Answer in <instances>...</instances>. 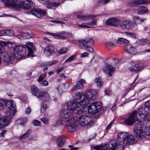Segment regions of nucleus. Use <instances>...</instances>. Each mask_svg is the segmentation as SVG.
I'll use <instances>...</instances> for the list:
<instances>
[{
    "instance_id": "obj_36",
    "label": "nucleus",
    "mask_w": 150,
    "mask_h": 150,
    "mask_svg": "<svg viewBox=\"0 0 150 150\" xmlns=\"http://www.w3.org/2000/svg\"><path fill=\"white\" fill-rule=\"evenodd\" d=\"M105 45L107 48L109 50L111 49L116 47V45L114 44L110 41L107 42L105 43Z\"/></svg>"
},
{
    "instance_id": "obj_53",
    "label": "nucleus",
    "mask_w": 150,
    "mask_h": 150,
    "mask_svg": "<svg viewBox=\"0 0 150 150\" xmlns=\"http://www.w3.org/2000/svg\"><path fill=\"white\" fill-rule=\"evenodd\" d=\"M105 94L106 95H109L111 93V90L110 89H106L104 91Z\"/></svg>"
},
{
    "instance_id": "obj_13",
    "label": "nucleus",
    "mask_w": 150,
    "mask_h": 150,
    "mask_svg": "<svg viewBox=\"0 0 150 150\" xmlns=\"http://www.w3.org/2000/svg\"><path fill=\"white\" fill-rule=\"evenodd\" d=\"M5 6L13 10H19V1L18 0H2Z\"/></svg>"
},
{
    "instance_id": "obj_35",
    "label": "nucleus",
    "mask_w": 150,
    "mask_h": 150,
    "mask_svg": "<svg viewBox=\"0 0 150 150\" xmlns=\"http://www.w3.org/2000/svg\"><path fill=\"white\" fill-rule=\"evenodd\" d=\"M147 10L146 8L141 6L138 8L137 13L138 14H142L147 12Z\"/></svg>"
},
{
    "instance_id": "obj_44",
    "label": "nucleus",
    "mask_w": 150,
    "mask_h": 150,
    "mask_svg": "<svg viewBox=\"0 0 150 150\" xmlns=\"http://www.w3.org/2000/svg\"><path fill=\"white\" fill-rule=\"evenodd\" d=\"M46 76V74L45 73L42 74L38 79V82L39 83L41 82L42 80L45 78Z\"/></svg>"
},
{
    "instance_id": "obj_29",
    "label": "nucleus",
    "mask_w": 150,
    "mask_h": 150,
    "mask_svg": "<svg viewBox=\"0 0 150 150\" xmlns=\"http://www.w3.org/2000/svg\"><path fill=\"white\" fill-rule=\"evenodd\" d=\"M65 142V138L64 136H60L57 140V144L59 147H61L64 144Z\"/></svg>"
},
{
    "instance_id": "obj_60",
    "label": "nucleus",
    "mask_w": 150,
    "mask_h": 150,
    "mask_svg": "<svg viewBox=\"0 0 150 150\" xmlns=\"http://www.w3.org/2000/svg\"><path fill=\"white\" fill-rule=\"evenodd\" d=\"M116 104H114L112 106L111 108V110L112 111H114L115 110L116 108Z\"/></svg>"
},
{
    "instance_id": "obj_47",
    "label": "nucleus",
    "mask_w": 150,
    "mask_h": 150,
    "mask_svg": "<svg viewBox=\"0 0 150 150\" xmlns=\"http://www.w3.org/2000/svg\"><path fill=\"white\" fill-rule=\"evenodd\" d=\"M84 47H85V49L86 51L89 52H92L94 51L93 48L91 46H88V45H86V46H84Z\"/></svg>"
},
{
    "instance_id": "obj_54",
    "label": "nucleus",
    "mask_w": 150,
    "mask_h": 150,
    "mask_svg": "<svg viewBox=\"0 0 150 150\" xmlns=\"http://www.w3.org/2000/svg\"><path fill=\"white\" fill-rule=\"evenodd\" d=\"M88 53L87 52H85L81 54L80 57L82 58H84L88 56Z\"/></svg>"
},
{
    "instance_id": "obj_58",
    "label": "nucleus",
    "mask_w": 150,
    "mask_h": 150,
    "mask_svg": "<svg viewBox=\"0 0 150 150\" xmlns=\"http://www.w3.org/2000/svg\"><path fill=\"white\" fill-rule=\"evenodd\" d=\"M31 112V109L30 107H28L25 110V112L27 114H29Z\"/></svg>"
},
{
    "instance_id": "obj_56",
    "label": "nucleus",
    "mask_w": 150,
    "mask_h": 150,
    "mask_svg": "<svg viewBox=\"0 0 150 150\" xmlns=\"http://www.w3.org/2000/svg\"><path fill=\"white\" fill-rule=\"evenodd\" d=\"M111 0H101V3L103 4H106L109 3Z\"/></svg>"
},
{
    "instance_id": "obj_26",
    "label": "nucleus",
    "mask_w": 150,
    "mask_h": 150,
    "mask_svg": "<svg viewBox=\"0 0 150 150\" xmlns=\"http://www.w3.org/2000/svg\"><path fill=\"white\" fill-rule=\"evenodd\" d=\"M126 52L132 54H135L137 53V49L130 44L126 45L125 47Z\"/></svg>"
},
{
    "instance_id": "obj_43",
    "label": "nucleus",
    "mask_w": 150,
    "mask_h": 150,
    "mask_svg": "<svg viewBox=\"0 0 150 150\" xmlns=\"http://www.w3.org/2000/svg\"><path fill=\"white\" fill-rule=\"evenodd\" d=\"M38 1L40 3L45 4L46 7L47 5L49 4L50 1L49 0H38Z\"/></svg>"
},
{
    "instance_id": "obj_2",
    "label": "nucleus",
    "mask_w": 150,
    "mask_h": 150,
    "mask_svg": "<svg viewBox=\"0 0 150 150\" xmlns=\"http://www.w3.org/2000/svg\"><path fill=\"white\" fill-rule=\"evenodd\" d=\"M66 104L68 110L76 114H81L86 109L89 113L94 114L99 111L102 107L101 103L99 102H93L89 106L83 107L79 106L73 100L68 101Z\"/></svg>"
},
{
    "instance_id": "obj_46",
    "label": "nucleus",
    "mask_w": 150,
    "mask_h": 150,
    "mask_svg": "<svg viewBox=\"0 0 150 150\" xmlns=\"http://www.w3.org/2000/svg\"><path fill=\"white\" fill-rule=\"evenodd\" d=\"M23 37L24 39H28L31 38V35L28 33H24Z\"/></svg>"
},
{
    "instance_id": "obj_39",
    "label": "nucleus",
    "mask_w": 150,
    "mask_h": 150,
    "mask_svg": "<svg viewBox=\"0 0 150 150\" xmlns=\"http://www.w3.org/2000/svg\"><path fill=\"white\" fill-rule=\"evenodd\" d=\"M47 107V106L46 104L42 103L41 108V113H44L45 112Z\"/></svg>"
},
{
    "instance_id": "obj_5",
    "label": "nucleus",
    "mask_w": 150,
    "mask_h": 150,
    "mask_svg": "<svg viewBox=\"0 0 150 150\" xmlns=\"http://www.w3.org/2000/svg\"><path fill=\"white\" fill-rule=\"evenodd\" d=\"M77 18L79 19L86 21L85 22L81 24H78V25L81 28H90V27L88 25H97V15H90L88 16H84L82 15L81 13H76Z\"/></svg>"
},
{
    "instance_id": "obj_25",
    "label": "nucleus",
    "mask_w": 150,
    "mask_h": 150,
    "mask_svg": "<svg viewBox=\"0 0 150 150\" xmlns=\"http://www.w3.org/2000/svg\"><path fill=\"white\" fill-rule=\"evenodd\" d=\"M26 47L28 50V57H33V49L35 50V47L33 45V42H28L26 43Z\"/></svg>"
},
{
    "instance_id": "obj_38",
    "label": "nucleus",
    "mask_w": 150,
    "mask_h": 150,
    "mask_svg": "<svg viewBox=\"0 0 150 150\" xmlns=\"http://www.w3.org/2000/svg\"><path fill=\"white\" fill-rule=\"evenodd\" d=\"M4 41L0 40V54L3 53L5 51V49L4 45V44H3Z\"/></svg>"
},
{
    "instance_id": "obj_23",
    "label": "nucleus",
    "mask_w": 150,
    "mask_h": 150,
    "mask_svg": "<svg viewBox=\"0 0 150 150\" xmlns=\"http://www.w3.org/2000/svg\"><path fill=\"white\" fill-rule=\"evenodd\" d=\"M104 73L108 74L109 76H111L114 72L115 69L111 65L107 64L104 67L103 69Z\"/></svg>"
},
{
    "instance_id": "obj_10",
    "label": "nucleus",
    "mask_w": 150,
    "mask_h": 150,
    "mask_svg": "<svg viewBox=\"0 0 150 150\" xmlns=\"http://www.w3.org/2000/svg\"><path fill=\"white\" fill-rule=\"evenodd\" d=\"M138 119L144 121V120H142L139 116L138 111H134L128 118L124 120V122L126 125L131 126ZM144 121H145V120H144Z\"/></svg>"
},
{
    "instance_id": "obj_61",
    "label": "nucleus",
    "mask_w": 150,
    "mask_h": 150,
    "mask_svg": "<svg viewBox=\"0 0 150 150\" xmlns=\"http://www.w3.org/2000/svg\"><path fill=\"white\" fill-rule=\"evenodd\" d=\"M133 18L134 20H137L139 21L140 18L138 16H135L133 17Z\"/></svg>"
},
{
    "instance_id": "obj_64",
    "label": "nucleus",
    "mask_w": 150,
    "mask_h": 150,
    "mask_svg": "<svg viewBox=\"0 0 150 150\" xmlns=\"http://www.w3.org/2000/svg\"><path fill=\"white\" fill-rule=\"evenodd\" d=\"M145 19V18H140L139 21L138 22L139 23H141L143 22Z\"/></svg>"
},
{
    "instance_id": "obj_48",
    "label": "nucleus",
    "mask_w": 150,
    "mask_h": 150,
    "mask_svg": "<svg viewBox=\"0 0 150 150\" xmlns=\"http://www.w3.org/2000/svg\"><path fill=\"white\" fill-rule=\"evenodd\" d=\"M33 125L36 126H40L41 122L37 120H35L33 122Z\"/></svg>"
},
{
    "instance_id": "obj_52",
    "label": "nucleus",
    "mask_w": 150,
    "mask_h": 150,
    "mask_svg": "<svg viewBox=\"0 0 150 150\" xmlns=\"http://www.w3.org/2000/svg\"><path fill=\"white\" fill-rule=\"evenodd\" d=\"M41 84L43 86H47L48 85L49 83L47 81L44 80L42 82Z\"/></svg>"
},
{
    "instance_id": "obj_8",
    "label": "nucleus",
    "mask_w": 150,
    "mask_h": 150,
    "mask_svg": "<svg viewBox=\"0 0 150 150\" xmlns=\"http://www.w3.org/2000/svg\"><path fill=\"white\" fill-rule=\"evenodd\" d=\"M146 108L142 107L138 110L139 116L142 120L150 122V112L148 109H150V100L145 103Z\"/></svg>"
},
{
    "instance_id": "obj_7",
    "label": "nucleus",
    "mask_w": 150,
    "mask_h": 150,
    "mask_svg": "<svg viewBox=\"0 0 150 150\" xmlns=\"http://www.w3.org/2000/svg\"><path fill=\"white\" fill-rule=\"evenodd\" d=\"M31 93L37 98L44 101H47L50 99L49 94L47 92L39 90L35 85L32 86L30 88Z\"/></svg>"
},
{
    "instance_id": "obj_32",
    "label": "nucleus",
    "mask_w": 150,
    "mask_h": 150,
    "mask_svg": "<svg viewBox=\"0 0 150 150\" xmlns=\"http://www.w3.org/2000/svg\"><path fill=\"white\" fill-rule=\"evenodd\" d=\"M117 42L119 44H127L129 42V41L127 39L123 38H118L117 40Z\"/></svg>"
},
{
    "instance_id": "obj_17",
    "label": "nucleus",
    "mask_w": 150,
    "mask_h": 150,
    "mask_svg": "<svg viewBox=\"0 0 150 150\" xmlns=\"http://www.w3.org/2000/svg\"><path fill=\"white\" fill-rule=\"evenodd\" d=\"M120 19L117 18H110L107 19L106 23L108 25L115 27H117L119 26Z\"/></svg>"
},
{
    "instance_id": "obj_55",
    "label": "nucleus",
    "mask_w": 150,
    "mask_h": 150,
    "mask_svg": "<svg viewBox=\"0 0 150 150\" xmlns=\"http://www.w3.org/2000/svg\"><path fill=\"white\" fill-rule=\"evenodd\" d=\"M0 35H6V30H3L0 31Z\"/></svg>"
},
{
    "instance_id": "obj_4",
    "label": "nucleus",
    "mask_w": 150,
    "mask_h": 150,
    "mask_svg": "<svg viewBox=\"0 0 150 150\" xmlns=\"http://www.w3.org/2000/svg\"><path fill=\"white\" fill-rule=\"evenodd\" d=\"M134 134L139 139L144 138L150 139V127L144 126L142 122L136 123L134 129Z\"/></svg>"
},
{
    "instance_id": "obj_63",
    "label": "nucleus",
    "mask_w": 150,
    "mask_h": 150,
    "mask_svg": "<svg viewBox=\"0 0 150 150\" xmlns=\"http://www.w3.org/2000/svg\"><path fill=\"white\" fill-rule=\"evenodd\" d=\"M52 22H56L57 23H62V24H64V22L62 21H52Z\"/></svg>"
},
{
    "instance_id": "obj_45",
    "label": "nucleus",
    "mask_w": 150,
    "mask_h": 150,
    "mask_svg": "<svg viewBox=\"0 0 150 150\" xmlns=\"http://www.w3.org/2000/svg\"><path fill=\"white\" fill-rule=\"evenodd\" d=\"M67 52V49L66 48H63L61 49L59 51V54H63L66 53Z\"/></svg>"
},
{
    "instance_id": "obj_33",
    "label": "nucleus",
    "mask_w": 150,
    "mask_h": 150,
    "mask_svg": "<svg viewBox=\"0 0 150 150\" xmlns=\"http://www.w3.org/2000/svg\"><path fill=\"white\" fill-rule=\"evenodd\" d=\"M3 44H4V46L7 45L8 48L10 49H11L14 47H15V48L16 47V46H15V44L14 43H13V42L9 41H4V42H3ZM20 46L21 45H19V46Z\"/></svg>"
},
{
    "instance_id": "obj_50",
    "label": "nucleus",
    "mask_w": 150,
    "mask_h": 150,
    "mask_svg": "<svg viewBox=\"0 0 150 150\" xmlns=\"http://www.w3.org/2000/svg\"><path fill=\"white\" fill-rule=\"evenodd\" d=\"M57 62L56 60H54L52 61L48 62L47 64H46L47 66H51L54 64L57 63Z\"/></svg>"
},
{
    "instance_id": "obj_31",
    "label": "nucleus",
    "mask_w": 150,
    "mask_h": 150,
    "mask_svg": "<svg viewBox=\"0 0 150 150\" xmlns=\"http://www.w3.org/2000/svg\"><path fill=\"white\" fill-rule=\"evenodd\" d=\"M94 81L97 86L99 88L102 86L103 84V81L100 77L96 78L94 80Z\"/></svg>"
},
{
    "instance_id": "obj_57",
    "label": "nucleus",
    "mask_w": 150,
    "mask_h": 150,
    "mask_svg": "<svg viewBox=\"0 0 150 150\" xmlns=\"http://www.w3.org/2000/svg\"><path fill=\"white\" fill-rule=\"evenodd\" d=\"M69 147L70 148L71 150H77L78 148L77 147H73L72 145H69Z\"/></svg>"
},
{
    "instance_id": "obj_6",
    "label": "nucleus",
    "mask_w": 150,
    "mask_h": 150,
    "mask_svg": "<svg viewBox=\"0 0 150 150\" xmlns=\"http://www.w3.org/2000/svg\"><path fill=\"white\" fill-rule=\"evenodd\" d=\"M74 113L71 112L69 110L64 109L62 110L60 113L61 117L63 119L62 120H59L56 123L59 125H66L70 121L73 120V118H77L74 116Z\"/></svg>"
},
{
    "instance_id": "obj_12",
    "label": "nucleus",
    "mask_w": 150,
    "mask_h": 150,
    "mask_svg": "<svg viewBox=\"0 0 150 150\" xmlns=\"http://www.w3.org/2000/svg\"><path fill=\"white\" fill-rule=\"evenodd\" d=\"M136 26L135 22L129 20H126L120 24L119 28L122 30H132Z\"/></svg>"
},
{
    "instance_id": "obj_20",
    "label": "nucleus",
    "mask_w": 150,
    "mask_h": 150,
    "mask_svg": "<svg viewBox=\"0 0 150 150\" xmlns=\"http://www.w3.org/2000/svg\"><path fill=\"white\" fill-rule=\"evenodd\" d=\"M78 42L79 44V47L81 49H83L84 46H86V45H92L94 44L93 40L89 38L79 41Z\"/></svg>"
},
{
    "instance_id": "obj_21",
    "label": "nucleus",
    "mask_w": 150,
    "mask_h": 150,
    "mask_svg": "<svg viewBox=\"0 0 150 150\" xmlns=\"http://www.w3.org/2000/svg\"><path fill=\"white\" fill-rule=\"evenodd\" d=\"M47 11L44 9H33L31 12V14L38 18H40L46 15Z\"/></svg>"
},
{
    "instance_id": "obj_30",
    "label": "nucleus",
    "mask_w": 150,
    "mask_h": 150,
    "mask_svg": "<svg viewBox=\"0 0 150 150\" xmlns=\"http://www.w3.org/2000/svg\"><path fill=\"white\" fill-rule=\"evenodd\" d=\"M60 5V3H59L54 2L51 3L50 1L49 4H48L47 6V8H48L55 9Z\"/></svg>"
},
{
    "instance_id": "obj_34",
    "label": "nucleus",
    "mask_w": 150,
    "mask_h": 150,
    "mask_svg": "<svg viewBox=\"0 0 150 150\" xmlns=\"http://www.w3.org/2000/svg\"><path fill=\"white\" fill-rule=\"evenodd\" d=\"M129 69L132 71H137L140 70L141 69L137 64H136L132 66L129 68Z\"/></svg>"
},
{
    "instance_id": "obj_37",
    "label": "nucleus",
    "mask_w": 150,
    "mask_h": 150,
    "mask_svg": "<svg viewBox=\"0 0 150 150\" xmlns=\"http://www.w3.org/2000/svg\"><path fill=\"white\" fill-rule=\"evenodd\" d=\"M30 135V130L27 131L26 132L24 133L20 137V139L22 140L25 139L26 138L29 137Z\"/></svg>"
},
{
    "instance_id": "obj_28",
    "label": "nucleus",
    "mask_w": 150,
    "mask_h": 150,
    "mask_svg": "<svg viewBox=\"0 0 150 150\" xmlns=\"http://www.w3.org/2000/svg\"><path fill=\"white\" fill-rule=\"evenodd\" d=\"M149 1V0H134L130 3L129 5L131 6H134L138 4H145Z\"/></svg>"
},
{
    "instance_id": "obj_11",
    "label": "nucleus",
    "mask_w": 150,
    "mask_h": 150,
    "mask_svg": "<svg viewBox=\"0 0 150 150\" xmlns=\"http://www.w3.org/2000/svg\"><path fill=\"white\" fill-rule=\"evenodd\" d=\"M79 124L82 126H91L93 124V118L86 115L80 116L78 119Z\"/></svg>"
},
{
    "instance_id": "obj_14",
    "label": "nucleus",
    "mask_w": 150,
    "mask_h": 150,
    "mask_svg": "<svg viewBox=\"0 0 150 150\" xmlns=\"http://www.w3.org/2000/svg\"><path fill=\"white\" fill-rule=\"evenodd\" d=\"M19 10L22 8L24 10H29L33 8L34 4L31 0H21L19 1Z\"/></svg>"
},
{
    "instance_id": "obj_1",
    "label": "nucleus",
    "mask_w": 150,
    "mask_h": 150,
    "mask_svg": "<svg viewBox=\"0 0 150 150\" xmlns=\"http://www.w3.org/2000/svg\"><path fill=\"white\" fill-rule=\"evenodd\" d=\"M117 140L120 142L119 144H117L116 141L114 140L108 144L96 146L93 148L96 150H105L107 148L111 150H124L122 144L125 145L132 144L134 141V137L127 132H122L118 134Z\"/></svg>"
},
{
    "instance_id": "obj_41",
    "label": "nucleus",
    "mask_w": 150,
    "mask_h": 150,
    "mask_svg": "<svg viewBox=\"0 0 150 150\" xmlns=\"http://www.w3.org/2000/svg\"><path fill=\"white\" fill-rule=\"evenodd\" d=\"M126 35L128 37H131L133 39L136 38L135 34L134 33H132L125 32Z\"/></svg>"
},
{
    "instance_id": "obj_51",
    "label": "nucleus",
    "mask_w": 150,
    "mask_h": 150,
    "mask_svg": "<svg viewBox=\"0 0 150 150\" xmlns=\"http://www.w3.org/2000/svg\"><path fill=\"white\" fill-rule=\"evenodd\" d=\"M6 103V102L3 100L0 99V110L3 108L4 105Z\"/></svg>"
},
{
    "instance_id": "obj_16",
    "label": "nucleus",
    "mask_w": 150,
    "mask_h": 150,
    "mask_svg": "<svg viewBox=\"0 0 150 150\" xmlns=\"http://www.w3.org/2000/svg\"><path fill=\"white\" fill-rule=\"evenodd\" d=\"M87 98L93 100H96L98 97L99 94L98 92L95 90L88 89L85 92Z\"/></svg>"
},
{
    "instance_id": "obj_49",
    "label": "nucleus",
    "mask_w": 150,
    "mask_h": 150,
    "mask_svg": "<svg viewBox=\"0 0 150 150\" xmlns=\"http://www.w3.org/2000/svg\"><path fill=\"white\" fill-rule=\"evenodd\" d=\"M75 55H73L71 56L69 58L66 60L64 63H66L67 62H69L71 61H72L75 59Z\"/></svg>"
},
{
    "instance_id": "obj_40",
    "label": "nucleus",
    "mask_w": 150,
    "mask_h": 150,
    "mask_svg": "<svg viewBox=\"0 0 150 150\" xmlns=\"http://www.w3.org/2000/svg\"><path fill=\"white\" fill-rule=\"evenodd\" d=\"M6 35L12 36L13 35L14 32L12 30H6Z\"/></svg>"
},
{
    "instance_id": "obj_19",
    "label": "nucleus",
    "mask_w": 150,
    "mask_h": 150,
    "mask_svg": "<svg viewBox=\"0 0 150 150\" xmlns=\"http://www.w3.org/2000/svg\"><path fill=\"white\" fill-rule=\"evenodd\" d=\"M47 34L51 35L54 37L56 39H64L69 38L70 36L69 34L66 33L64 31H62L57 34L52 33L49 32L46 33Z\"/></svg>"
},
{
    "instance_id": "obj_22",
    "label": "nucleus",
    "mask_w": 150,
    "mask_h": 150,
    "mask_svg": "<svg viewBox=\"0 0 150 150\" xmlns=\"http://www.w3.org/2000/svg\"><path fill=\"white\" fill-rule=\"evenodd\" d=\"M11 122V118L7 116L0 118V128L4 127Z\"/></svg>"
},
{
    "instance_id": "obj_24",
    "label": "nucleus",
    "mask_w": 150,
    "mask_h": 150,
    "mask_svg": "<svg viewBox=\"0 0 150 150\" xmlns=\"http://www.w3.org/2000/svg\"><path fill=\"white\" fill-rule=\"evenodd\" d=\"M86 83V81L85 80L83 79H80L76 85L73 86L72 88V91H75L79 90L82 88L84 84Z\"/></svg>"
},
{
    "instance_id": "obj_27",
    "label": "nucleus",
    "mask_w": 150,
    "mask_h": 150,
    "mask_svg": "<svg viewBox=\"0 0 150 150\" xmlns=\"http://www.w3.org/2000/svg\"><path fill=\"white\" fill-rule=\"evenodd\" d=\"M54 47L52 45L47 46L45 47L44 51V53L45 55L47 56L50 55L54 51Z\"/></svg>"
},
{
    "instance_id": "obj_15",
    "label": "nucleus",
    "mask_w": 150,
    "mask_h": 150,
    "mask_svg": "<svg viewBox=\"0 0 150 150\" xmlns=\"http://www.w3.org/2000/svg\"><path fill=\"white\" fill-rule=\"evenodd\" d=\"M6 106L9 109L8 111L6 112V114L12 117L15 113L16 110V105L14 102L12 100H9L6 103Z\"/></svg>"
},
{
    "instance_id": "obj_9",
    "label": "nucleus",
    "mask_w": 150,
    "mask_h": 150,
    "mask_svg": "<svg viewBox=\"0 0 150 150\" xmlns=\"http://www.w3.org/2000/svg\"><path fill=\"white\" fill-rule=\"evenodd\" d=\"M73 98L77 103L82 106H86L90 103V100L86 96V93L76 92L74 95Z\"/></svg>"
},
{
    "instance_id": "obj_42",
    "label": "nucleus",
    "mask_w": 150,
    "mask_h": 150,
    "mask_svg": "<svg viewBox=\"0 0 150 150\" xmlns=\"http://www.w3.org/2000/svg\"><path fill=\"white\" fill-rule=\"evenodd\" d=\"M40 119L42 122L45 124H47L49 123V119L47 117H43Z\"/></svg>"
},
{
    "instance_id": "obj_3",
    "label": "nucleus",
    "mask_w": 150,
    "mask_h": 150,
    "mask_svg": "<svg viewBox=\"0 0 150 150\" xmlns=\"http://www.w3.org/2000/svg\"><path fill=\"white\" fill-rule=\"evenodd\" d=\"M25 48L23 46H16L14 49L13 56L10 51L6 52L4 56L3 62L6 65L11 64L14 58H19L22 54H25Z\"/></svg>"
},
{
    "instance_id": "obj_59",
    "label": "nucleus",
    "mask_w": 150,
    "mask_h": 150,
    "mask_svg": "<svg viewBox=\"0 0 150 150\" xmlns=\"http://www.w3.org/2000/svg\"><path fill=\"white\" fill-rule=\"evenodd\" d=\"M63 69V67H61L60 68H59L58 69L57 71L56 72L57 73H59L60 72H61Z\"/></svg>"
},
{
    "instance_id": "obj_18",
    "label": "nucleus",
    "mask_w": 150,
    "mask_h": 150,
    "mask_svg": "<svg viewBox=\"0 0 150 150\" xmlns=\"http://www.w3.org/2000/svg\"><path fill=\"white\" fill-rule=\"evenodd\" d=\"M73 119V120L70 121L69 123V124L67 126V131L70 132H75L77 128V125L76 124L77 118Z\"/></svg>"
},
{
    "instance_id": "obj_62",
    "label": "nucleus",
    "mask_w": 150,
    "mask_h": 150,
    "mask_svg": "<svg viewBox=\"0 0 150 150\" xmlns=\"http://www.w3.org/2000/svg\"><path fill=\"white\" fill-rule=\"evenodd\" d=\"M6 132V130H3L0 134L1 136V137L3 136L5 134Z\"/></svg>"
}]
</instances>
